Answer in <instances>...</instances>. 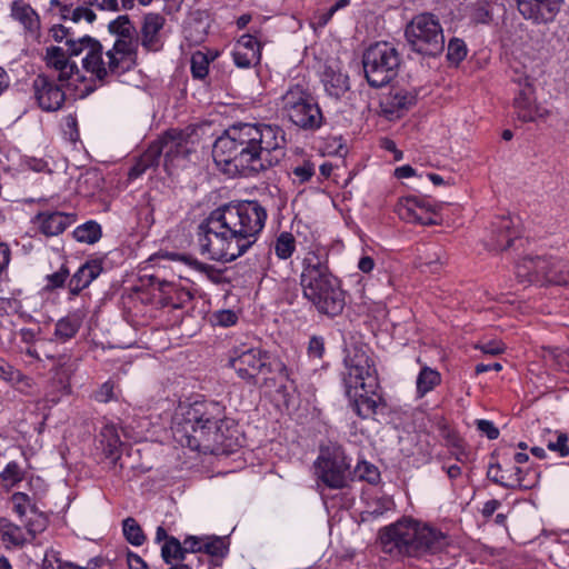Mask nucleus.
Returning a JSON list of instances; mask_svg holds the SVG:
<instances>
[{"label": "nucleus", "instance_id": "f257e3e1", "mask_svg": "<svg viewBox=\"0 0 569 569\" xmlns=\"http://www.w3.org/2000/svg\"><path fill=\"white\" fill-rule=\"evenodd\" d=\"M286 146V132L278 124L237 122L216 139L212 158L226 172L253 177L279 164Z\"/></svg>", "mask_w": 569, "mask_h": 569}, {"label": "nucleus", "instance_id": "f03ea898", "mask_svg": "<svg viewBox=\"0 0 569 569\" xmlns=\"http://www.w3.org/2000/svg\"><path fill=\"white\" fill-rule=\"evenodd\" d=\"M267 217L266 208L256 200L217 208L197 228L201 253L216 261H234L257 242Z\"/></svg>", "mask_w": 569, "mask_h": 569}, {"label": "nucleus", "instance_id": "7ed1b4c3", "mask_svg": "<svg viewBox=\"0 0 569 569\" xmlns=\"http://www.w3.org/2000/svg\"><path fill=\"white\" fill-rule=\"evenodd\" d=\"M226 423V408L218 401L203 399L181 407V415L176 416L171 430L182 447L207 452L222 445Z\"/></svg>", "mask_w": 569, "mask_h": 569}, {"label": "nucleus", "instance_id": "20e7f679", "mask_svg": "<svg viewBox=\"0 0 569 569\" xmlns=\"http://www.w3.org/2000/svg\"><path fill=\"white\" fill-rule=\"evenodd\" d=\"M302 296L315 309L328 317L342 313L346 306L341 281L329 267V252L325 248L309 250L301 261L299 277Z\"/></svg>", "mask_w": 569, "mask_h": 569}, {"label": "nucleus", "instance_id": "39448f33", "mask_svg": "<svg viewBox=\"0 0 569 569\" xmlns=\"http://www.w3.org/2000/svg\"><path fill=\"white\" fill-rule=\"evenodd\" d=\"M379 540L383 552L411 558L435 555L448 546V538L440 530L409 518L380 529Z\"/></svg>", "mask_w": 569, "mask_h": 569}, {"label": "nucleus", "instance_id": "423d86ee", "mask_svg": "<svg viewBox=\"0 0 569 569\" xmlns=\"http://www.w3.org/2000/svg\"><path fill=\"white\" fill-rule=\"evenodd\" d=\"M340 377L348 398H351V391L358 388L366 393L376 395L379 387L378 371L366 346L353 343L345 348L343 370Z\"/></svg>", "mask_w": 569, "mask_h": 569}, {"label": "nucleus", "instance_id": "0eeeda50", "mask_svg": "<svg viewBox=\"0 0 569 569\" xmlns=\"http://www.w3.org/2000/svg\"><path fill=\"white\" fill-rule=\"evenodd\" d=\"M281 112L288 121L303 131H317L325 122V117L318 101L301 84L289 87L282 94Z\"/></svg>", "mask_w": 569, "mask_h": 569}, {"label": "nucleus", "instance_id": "6e6552de", "mask_svg": "<svg viewBox=\"0 0 569 569\" xmlns=\"http://www.w3.org/2000/svg\"><path fill=\"white\" fill-rule=\"evenodd\" d=\"M400 64V53L389 42H376L362 54L365 77L372 88H381L391 82L397 77Z\"/></svg>", "mask_w": 569, "mask_h": 569}, {"label": "nucleus", "instance_id": "1a4fd4ad", "mask_svg": "<svg viewBox=\"0 0 569 569\" xmlns=\"http://www.w3.org/2000/svg\"><path fill=\"white\" fill-rule=\"evenodd\" d=\"M410 48L426 57H438L445 49V36L439 19L432 13L415 16L405 30Z\"/></svg>", "mask_w": 569, "mask_h": 569}, {"label": "nucleus", "instance_id": "9d476101", "mask_svg": "<svg viewBox=\"0 0 569 569\" xmlns=\"http://www.w3.org/2000/svg\"><path fill=\"white\" fill-rule=\"evenodd\" d=\"M318 480L330 489H343L348 486L350 476V459L345 449L338 443L320 448L315 462Z\"/></svg>", "mask_w": 569, "mask_h": 569}, {"label": "nucleus", "instance_id": "9b49d317", "mask_svg": "<svg viewBox=\"0 0 569 569\" xmlns=\"http://www.w3.org/2000/svg\"><path fill=\"white\" fill-rule=\"evenodd\" d=\"M269 357L267 351L242 343L230 350L228 365L240 379L257 386L258 377L266 376L267 368H269Z\"/></svg>", "mask_w": 569, "mask_h": 569}, {"label": "nucleus", "instance_id": "f8f14e48", "mask_svg": "<svg viewBox=\"0 0 569 569\" xmlns=\"http://www.w3.org/2000/svg\"><path fill=\"white\" fill-rule=\"evenodd\" d=\"M441 204L436 203L428 197L406 196L398 202L397 212L399 217L412 223L421 226H435L441 222L439 213Z\"/></svg>", "mask_w": 569, "mask_h": 569}, {"label": "nucleus", "instance_id": "ddd939ff", "mask_svg": "<svg viewBox=\"0 0 569 569\" xmlns=\"http://www.w3.org/2000/svg\"><path fill=\"white\" fill-rule=\"evenodd\" d=\"M87 42H91V46L87 50L86 57L82 59V66L86 71L94 76V80L84 82L83 88L78 89L79 98L83 99L97 90L96 81L100 82V86L106 84L107 78L113 76L110 71V59L106 63L102 54V44L97 39H84Z\"/></svg>", "mask_w": 569, "mask_h": 569}, {"label": "nucleus", "instance_id": "4468645a", "mask_svg": "<svg viewBox=\"0 0 569 569\" xmlns=\"http://www.w3.org/2000/svg\"><path fill=\"white\" fill-rule=\"evenodd\" d=\"M67 83L46 73L38 74L32 81V92L37 106L44 112H56L62 109L66 102Z\"/></svg>", "mask_w": 569, "mask_h": 569}, {"label": "nucleus", "instance_id": "2eb2a0df", "mask_svg": "<svg viewBox=\"0 0 569 569\" xmlns=\"http://www.w3.org/2000/svg\"><path fill=\"white\" fill-rule=\"evenodd\" d=\"M138 47V33L128 38L116 39L113 47L106 52L107 58L110 59V71L112 74L120 77L137 66Z\"/></svg>", "mask_w": 569, "mask_h": 569}, {"label": "nucleus", "instance_id": "dca6fc26", "mask_svg": "<svg viewBox=\"0 0 569 569\" xmlns=\"http://www.w3.org/2000/svg\"><path fill=\"white\" fill-rule=\"evenodd\" d=\"M511 81L518 84L519 89L513 99V107L519 120L523 122L535 121L539 116L538 108L533 103V87L530 77L526 71L512 67Z\"/></svg>", "mask_w": 569, "mask_h": 569}, {"label": "nucleus", "instance_id": "f3484780", "mask_svg": "<svg viewBox=\"0 0 569 569\" xmlns=\"http://www.w3.org/2000/svg\"><path fill=\"white\" fill-rule=\"evenodd\" d=\"M43 61L49 69L58 72L57 80L60 83L71 86L72 82H84V77L81 74L78 64L71 60L63 48L58 46L46 48Z\"/></svg>", "mask_w": 569, "mask_h": 569}, {"label": "nucleus", "instance_id": "a211bd4d", "mask_svg": "<svg viewBox=\"0 0 569 569\" xmlns=\"http://www.w3.org/2000/svg\"><path fill=\"white\" fill-rule=\"evenodd\" d=\"M152 144L160 149V158L163 156L166 168L179 158L186 159L191 152L189 134L180 129L167 130Z\"/></svg>", "mask_w": 569, "mask_h": 569}, {"label": "nucleus", "instance_id": "6ab92c4d", "mask_svg": "<svg viewBox=\"0 0 569 569\" xmlns=\"http://www.w3.org/2000/svg\"><path fill=\"white\" fill-rule=\"evenodd\" d=\"M519 13L536 24L555 20L563 0H516Z\"/></svg>", "mask_w": 569, "mask_h": 569}, {"label": "nucleus", "instance_id": "aec40b11", "mask_svg": "<svg viewBox=\"0 0 569 569\" xmlns=\"http://www.w3.org/2000/svg\"><path fill=\"white\" fill-rule=\"evenodd\" d=\"M76 220L77 216L74 213L43 210L33 217L32 222L43 236L56 237L64 232Z\"/></svg>", "mask_w": 569, "mask_h": 569}, {"label": "nucleus", "instance_id": "412c9836", "mask_svg": "<svg viewBox=\"0 0 569 569\" xmlns=\"http://www.w3.org/2000/svg\"><path fill=\"white\" fill-rule=\"evenodd\" d=\"M10 17L22 26L26 36L36 40L40 39V16L28 2L24 0H13L10 3Z\"/></svg>", "mask_w": 569, "mask_h": 569}, {"label": "nucleus", "instance_id": "4be33fe9", "mask_svg": "<svg viewBox=\"0 0 569 569\" xmlns=\"http://www.w3.org/2000/svg\"><path fill=\"white\" fill-rule=\"evenodd\" d=\"M101 272L102 267L99 260H90L80 266L68 281L69 299L78 296L83 289L89 287Z\"/></svg>", "mask_w": 569, "mask_h": 569}, {"label": "nucleus", "instance_id": "5701e85b", "mask_svg": "<svg viewBox=\"0 0 569 569\" xmlns=\"http://www.w3.org/2000/svg\"><path fill=\"white\" fill-rule=\"evenodd\" d=\"M164 18L158 13H148L144 17L141 28V46L151 52H157L162 48L160 40V30L163 28Z\"/></svg>", "mask_w": 569, "mask_h": 569}, {"label": "nucleus", "instance_id": "b1692460", "mask_svg": "<svg viewBox=\"0 0 569 569\" xmlns=\"http://www.w3.org/2000/svg\"><path fill=\"white\" fill-rule=\"evenodd\" d=\"M501 466L497 463H491L487 471V477L492 482L508 489L515 488H523L529 489L533 486L532 481H527L526 477L528 473H525L523 470L515 465V473L506 477L501 475Z\"/></svg>", "mask_w": 569, "mask_h": 569}, {"label": "nucleus", "instance_id": "393cba45", "mask_svg": "<svg viewBox=\"0 0 569 569\" xmlns=\"http://www.w3.org/2000/svg\"><path fill=\"white\" fill-rule=\"evenodd\" d=\"M518 236L519 232L513 228L511 217L502 216L492 222V246L495 249H509Z\"/></svg>", "mask_w": 569, "mask_h": 569}, {"label": "nucleus", "instance_id": "a878e982", "mask_svg": "<svg viewBox=\"0 0 569 569\" xmlns=\"http://www.w3.org/2000/svg\"><path fill=\"white\" fill-rule=\"evenodd\" d=\"M83 319L84 312L80 309L60 318L54 326L53 339L61 343L71 340L79 332Z\"/></svg>", "mask_w": 569, "mask_h": 569}, {"label": "nucleus", "instance_id": "bb28decb", "mask_svg": "<svg viewBox=\"0 0 569 569\" xmlns=\"http://www.w3.org/2000/svg\"><path fill=\"white\" fill-rule=\"evenodd\" d=\"M229 545L227 537L204 536L201 553L210 557L208 559V569H214L222 565V560L229 553Z\"/></svg>", "mask_w": 569, "mask_h": 569}, {"label": "nucleus", "instance_id": "cd10ccee", "mask_svg": "<svg viewBox=\"0 0 569 569\" xmlns=\"http://www.w3.org/2000/svg\"><path fill=\"white\" fill-rule=\"evenodd\" d=\"M321 81L326 92L335 99H340L350 89L348 74L332 66L326 67Z\"/></svg>", "mask_w": 569, "mask_h": 569}, {"label": "nucleus", "instance_id": "c85d7f7f", "mask_svg": "<svg viewBox=\"0 0 569 569\" xmlns=\"http://www.w3.org/2000/svg\"><path fill=\"white\" fill-rule=\"evenodd\" d=\"M416 103V96L406 89H392L382 102L383 112L387 114H397L408 110Z\"/></svg>", "mask_w": 569, "mask_h": 569}, {"label": "nucleus", "instance_id": "c756f323", "mask_svg": "<svg viewBox=\"0 0 569 569\" xmlns=\"http://www.w3.org/2000/svg\"><path fill=\"white\" fill-rule=\"evenodd\" d=\"M160 159V149L151 143L131 167L129 178L137 179L148 170H154L159 166Z\"/></svg>", "mask_w": 569, "mask_h": 569}, {"label": "nucleus", "instance_id": "7c9ffc66", "mask_svg": "<svg viewBox=\"0 0 569 569\" xmlns=\"http://www.w3.org/2000/svg\"><path fill=\"white\" fill-rule=\"evenodd\" d=\"M0 540L7 549L21 548L27 542L21 527L3 517L0 518Z\"/></svg>", "mask_w": 569, "mask_h": 569}, {"label": "nucleus", "instance_id": "2f4dec72", "mask_svg": "<svg viewBox=\"0 0 569 569\" xmlns=\"http://www.w3.org/2000/svg\"><path fill=\"white\" fill-rule=\"evenodd\" d=\"M100 436L106 456L112 459L116 465L120 459V448L122 446L118 428L114 425H106L101 429Z\"/></svg>", "mask_w": 569, "mask_h": 569}, {"label": "nucleus", "instance_id": "473e14b6", "mask_svg": "<svg viewBox=\"0 0 569 569\" xmlns=\"http://www.w3.org/2000/svg\"><path fill=\"white\" fill-rule=\"evenodd\" d=\"M533 261L536 283L543 281L553 283L560 282L558 278V261L546 257H533Z\"/></svg>", "mask_w": 569, "mask_h": 569}, {"label": "nucleus", "instance_id": "72a5a7b5", "mask_svg": "<svg viewBox=\"0 0 569 569\" xmlns=\"http://www.w3.org/2000/svg\"><path fill=\"white\" fill-rule=\"evenodd\" d=\"M369 395L370 393L366 392L358 395L357 390H352L351 398H348L353 411L362 419H367L376 415L377 408L379 406L380 398L377 400Z\"/></svg>", "mask_w": 569, "mask_h": 569}, {"label": "nucleus", "instance_id": "f704fd0d", "mask_svg": "<svg viewBox=\"0 0 569 569\" xmlns=\"http://www.w3.org/2000/svg\"><path fill=\"white\" fill-rule=\"evenodd\" d=\"M441 382V375L436 369H432L428 366H423L418 373L416 387H417V397L422 398L428 392L433 390Z\"/></svg>", "mask_w": 569, "mask_h": 569}, {"label": "nucleus", "instance_id": "c9c22d12", "mask_svg": "<svg viewBox=\"0 0 569 569\" xmlns=\"http://www.w3.org/2000/svg\"><path fill=\"white\" fill-rule=\"evenodd\" d=\"M161 558L169 567L176 562H191L184 555L181 541L176 537H170L163 542Z\"/></svg>", "mask_w": 569, "mask_h": 569}, {"label": "nucleus", "instance_id": "e433bc0d", "mask_svg": "<svg viewBox=\"0 0 569 569\" xmlns=\"http://www.w3.org/2000/svg\"><path fill=\"white\" fill-rule=\"evenodd\" d=\"M72 236L79 242L93 244L100 240L102 236V228L97 221L89 220L78 226L72 231Z\"/></svg>", "mask_w": 569, "mask_h": 569}, {"label": "nucleus", "instance_id": "4c0bfd02", "mask_svg": "<svg viewBox=\"0 0 569 569\" xmlns=\"http://www.w3.org/2000/svg\"><path fill=\"white\" fill-rule=\"evenodd\" d=\"M395 508V502L391 497H379L373 499L369 505L368 509L362 512V520L378 519L386 512Z\"/></svg>", "mask_w": 569, "mask_h": 569}, {"label": "nucleus", "instance_id": "58836bf2", "mask_svg": "<svg viewBox=\"0 0 569 569\" xmlns=\"http://www.w3.org/2000/svg\"><path fill=\"white\" fill-rule=\"evenodd\" d=\"M122 532L126 540L136 547L142 546L147 540L141 526L132 517H128L122 521Z\"/></svg>", "mask_w": 569, "mask_h": 569}, {"label": "nucleus", "instance_id": "ea45409f", "mask_svg": "<svg viewBox=\"0 0 569 569\" xmlns=\"http://www.w3.org/2000/svg\"><path fill=\"white\" fill-rule=\"evenodd\" d=\"M261 52L251 51L250 49L234 46L232 51V59L237 67L242 69L251 68L260 62Z\"/></svg>", "mask_w": 569, "mask_h": 569}, {"label": "nucleus", "instance_id": "a19ab883", "mask_svg": "<svg viewBox=\"0 0 569 569\" xmlns=\"http://www.w3.org/2000/svg\"><path fill=\"white\" fill-rule=\"evenodd\" d=\"M214 56L209 52L196 51L191 56V73L194 79L202 80L208 76L209 64Z\"/></svg>", "mask_w": 569, "mask_h": 569}, {"label": "nucleus", "instance_id": "79ce46f5", "mask_svg": "<svg viewBox=\"0 0 569 569\" xmlns=\"http://www.w3.org/2000/svg\"><path fill=\"white\" fill-rule=\"evenodd\" d=\"M273 250L279 259H289L296 250V239L293 234L287 231L281 232L273 243Z\"/></svg>", "mask_w": 569, "mask_h": 569}, {"label": "nucleus", "instance_id": "37998d69", "mask_svg": "<svg viewBox=\"0 0 569 569\" xmlns=\"http://www.w3.org/2000/svg\"><path fill=\"white\" fill-rule=\"evenodd\" d=\"M290 373L287 366L277 359H271L269 357V368H267L266 376H264V385L268 386V381H273V386L277 385V382H280V386L282 387L283 380H289Z\"/></svg>", "mask_w": 569, "mask_h": 569}, {"label": "nucleus", "instance_id": "c03bdc74", "mask_svg": "<svg viewBox=\"0 0 569 569\" xmlns=\"http://www.w3.org/2000/svg\"><path fill=\"white\" fill-rule=\"evenodd\" d=\"M108 30L117 38H128L129 36L137 34V29L128 16H119L117 19L110 21Z\"/></svg>", "mask_w": 569, "mask_h": 569}, {"label": "nucleus", "instance_id": "a18cd8bd", "mask_svg": "<svg viewBox=\"0 0 569 569\" xmlns=\"http://www.w3.org/2000/svg\"><path fill=\"white\" fill-rule=\"evenodd\" d=\"M32 517L24 520V527L27 532L34 538L38 533H41L46 530L48 526V518L42 513L38 512L36 506L31 507Z\"/></svg>", "mask_w": 569, "mask_h": 569}, {"label": "nucleus", "instance_id": "49530a36", "mask_svg": "<svg viewBox=\"0 0 569 569\" xmlns=\"http://www.w3.org/2000/svg\"><path fill=\"white\" fill-rule=\"evenodd\" d=\"M533 257H525L516 264V276L522 283H536Z\"/></svg>", "mask_w": 569, "mask_h": 569}, {"label": "nucleus", "instance_id": "de8ad7c7", "mask_svg": "<svg viewBox=\"0 0 569 569\" xmlns=\"http://www.w3.org/2000/svg\"><path fill=\"white\" fill-rule=\"evenodd\" d=\"M470 18L477 23H489L492 20V4L487 0H478L471 7Z\"/></svg>", "mask_w": 569, "mask_h": 569}, {"label": "nucleus", "instance_id": "09e8293b", "mask_svg": "<svg viewBox=\"0 0 569 569\" xmlns=\"http://www.w3.org/2000/svg\"><path fill=\"white\" fill-rule=\"evenodd\" d=\"M0 378L13 386L28 380L27 376L2 358H0Z\"/></svg>", "mask_w": 569, "mask_h": 569}, {"label": "nucleus", "instance_id": "8fccbe9b", "mask_svg": "<svg viewBox=\"0 0 569 569\" xmlns=\"http://www.w3.org/2000/svg\"><path fill=\"white\" fill-rule=\"evenodd\" d=\"M41 569H86L74 566L71 562L62 561L59 553L54 550H48L42 559Z\"/></svg>", "mask_w": 569, "mask_h": 569}, {"label": "nucleus", "instance_id": "3c124183", "mask_svg": "<svg viewBox=\"0 0 569 569\" xmlns=\"http://www.w3.org/2000/svg\"><path fill=\"white\" fill-rule=\"evenodd\" d=\"M356 473L359 479L367 481L370 485H376L380 480V472L378 468L367 461L358 462L356 467Z\"/></svg>", "mask_w": 569, "mask_h": 569}, {"label": "nucleus", "instance_id": "603ef678", "mask_svg": "<svg viewBox=\"0 0 569 569\" xmlns=\"http://www.w3.org/2000/svg\"><path fill=\"white\" fill-rule=\"evenodd\" d=\"M467 56V47L463 40L458 38H452L449 40L447 48V59L458 64L461 62Z\"/></svg>", "mask_w": 569, "mask_h": 569}, {"label": "nucleus", "instance_id": "864d4df0", "mask_svg": "<svg viewBox=\"0 0 569 569\" xmlns=\"http://www.w3.org/2000/svg\"><path fill=\"white\" fill-rule=\"evenodd\" d=\"M432 252H428L426 257H419V267H426L430 272H437L443 263V252L440 248H435Z\"/></svg>", "mask_w": 569, "mask_h": 569}, {"label": "nucleus", "instance_id": "5fc2aeb1", "mask_svg": "<svg viewBox=\"0 0 569 569\" xmlns=\"http://www.w3.org/2000/svg\"><path fill=\"white\" fill-rule=\"evenodd\" d=\"M69 276H70L69 269L67 268V266L62 264L61 268L57 272H53L46 277V280H47L46 289L49 291H52L58 288H63Z\"/></svg>", "mask_w": 569, "mask_h": 569}, {"label": "nucleus", "instance_id": "6e6d98bb", "mask_svg": "<svg viewBox=\"0 0 569 569\" xmlns=\"http://www.w3.org/2000/svg\"><path fill=\"white\" fill-rule=\"evenodd\" d=\"M11 502L13 511L19 516L21 521H23V517L27 515L28 509L31 510L30 497L24 492H14L11 496Z\"/></svg>", "mask_w": 569, "mask_h": 569}, {"label": "nucleus", "instance_id": "4d7b16f0", "mask_svg": "<svg viewBox=\"0 0 569 569\" xmlns=\"http://www.w3.org/2000/svg\"><path fill=\"white\" fill-rule=\"evenodd\" d=\"M84 39H93V38L90 36H83L79 39L71 38V39L67 40L66 52L70 58L78 57L79 54L82 53V51L88 50V48L91 46V42H87V41H84Z\"/></svg>", "mask_w": 569, "mask_h": 569}, {"label": "nucleus", "instance_id": "13d9d810", "mask_svg": "<svg viewBox=\"0 0 569 569\" xmlns=\"http://www.w3.org/2000/svg\"><path fill=\"white\" fill-rule=\"evenodd\" d=\"M62 131L63 134L72 142H76L79 139L80 133L76 114L69 113L63 118Z\"/></svg>", "mask_w": 569, "mask_h": 569}, {"label": "nucleus", "instance_id": "bf43d9fd", "mask_svg": "<svg viewBox=\"0 0 569 569\" xmlns=\"http://www.w3.org/2000/svg\"><path fill=\"white\" fill-rule=\"evenodd\" d=\"M193 267L199 272L206 274L207 278L214 283H220L223 280V272L211 264L194 261Z\"/></svg>", "mask_w": 569, "mask_h": 569}, {"label": "nucleus", "instance_id": "052dcab7", "mask_svg": "<svg viewBox=\"0 0 569 569\" xmlns=\"http://www.w3.org/2000/svg\"><path fill=\"white\" fill-rule=\"evenodd\" d=\"M204 536H187L181 542L186 557L188 555L201 553Z\"/></svg>", "mask_w": 569, "mask_h": 569}, {"label": "nucleus", "instance_id": "680f3d73", "mask_svg": "<svg viewBox=\"0 0 569 569\" xmlns=\"http://www.w3.org/2000/svg\"><path fill=\"white\" fill-rule=\"evenodd\" d=\"M292 174L300 183L307 182L315 174V166L310 161H305L292 169Z\"/></svg>", "mask_w": 569, "mask_h": 569}, {"label": "nucleus", "instance_id": "e2e57ef3", "mask_svg": "<svg viewBox=\"0 0 569 569\" xmlns=\"http://www.w3.org/2000/svg\"><path fill=\"white\" fill-rule=\"evenodd\" d=\"M94 400L98 402H109L116 399L114 383L112 381H106L93 395Z\"/></svg>", "mask_w": 569, "mask_h": 569}, {"label": "nucleus", "instance_id": "0e129e2a", "mask_svg": "<svg viewBox=\"0 0 569 569\" xmlns=\"http://www.w3.org/2000/svg\"><path fill=\"white\" fill-rule=\"evenodd\" d=\"M568 436L565 432L558 433L557 440H549L547 448L550 451L559 452L560 457H566L569 455V447L567 446Z\"/></svg>", "mask_w": 569, "mask_h": 569}, {"label": "nucleus", "instance_id": "69168bd1", "mask_svg": "<svg viewBox=\"0 0 569 569\" xmlns=\"http://www.w3.org/2000/svg\"><path fill=\"white\" fill-rule=\"evenodd\" d=\"M0 478L4 481L16 483L22 479L20 467L16 461L9 462L6 468L0 472Z\"/></svg>", "mask_w": 569, "mask_h": 569}, {"label": "nucleus", "instance_id": "338daca9", "mask_svg": "<svg viewBox=\"0 0 569 569\" xmlns=\"http://www.w3.org/2000/svg\"><path fill=\"white\" fill-rule=\"evenodd\" d=\"M477 429L487 436L488 439L495 440L499 437V429L493 425L492 421L486 419L476 420Z\"/></svg>", "mask_w": 569, "mask_h": 569}, {"label": "nucleus", "instance_id": "774afa93", "mask_svg": "<svg viewBox=\"0 0 569 569\" xmlns=\"http://www.w3.org/2000/svg\"><path fill=\"white\" fill-rule=\"evenodd\" d=\"M237 320L238 317L232 310H220L214 313V321L222 327L233 326Z\"/></svg>", "mask_w": 569, "mask_h": 569}]
</instances>
